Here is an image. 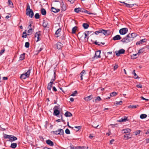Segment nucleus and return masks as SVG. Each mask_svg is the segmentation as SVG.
I'll use <instances>...</instances> for the list:
<instances>
[{"label": "nucleus", "mask_w": 149, "mask_h": 149, "mask_svg": "<svg viewBox=\"0 0 149 149\" xmlns=\"http://www.w3.org/2000/svg\"><path fill=\"white\" fill-rule=\"evenodd\" d=\"M26 14L32 18L34 15V13L32 10L30 8V6L28 3L27 4V8L26 10Z\"/></svg>", "instance_id": "f257e3e1"}, {"label": "nucleus", "mask_w": 149, "mask_h": 149, "mask_svg": "<svg viewBox=\"0 0 149 149\" xmlns=\"http://www.w3.org/2000/svg\"><path fill=\"white\" fill-rule=\"evenodd\" d=\"M32 70V68L29 67L28 70L25 73H23L22 74L20 77L22 79H25L26 78H28L29 77L31 71Z\"/></svg>", "instance_id": "f03ea898"}, {"label": "nucleus", "mask_w": 149, "mask_h": 149, "mask_svg": "<svg viewBox=\"0 0 149 149\" xmlns=\"http://www.w3.org/2000/svg\"><path fill=\"white\" fill-rule=\"evenodd\" d=\"M132 40V38H131L129 35L128 34L125 37L122 39L121 41L124 43H127Z\"/></svg>", "instance_id": "7ed1b4c3"}, {"label": "nucleus", "mask_w": 149, "mask_h": 149, "mask_svg": "<svg viewBox=\"0 0 149 149\" xmlns=\"http://www.w3.org/2000/svg\"><path fill=\"white\" fill-rule=\"evenodd\" d=\"M53 132L54 134L56 135H63L64 134V131L63 130L61 129H58V130L56 131H53L52 132Z\"/></svg>", "instance_id": "20e7f679"}, {"label": "nucleus", "mask_w": 149, "mask_h": 149, "mask_svg": "<svg viewBox=\"0 0 149 149\" xmlns=\"http://www.w3.org/2000/svg\"><path fill=\"white\" fill-rule=\"evenodd\" d=\"M128 31V29L126 28H124L120 29L119 32L120 34L124 35L126 34Z\"/></svg>", "instance_id": "39448f33"}, {"label": "nucleus", "mask_w": 149, "mask_h": 149, "mask_svg": "<svg viewBox=\"0 0 149 149\" xmlns=\"http://www.w3.org/2000/svg\"><path fill=\"white\" fill-rule=\"evenodd\" d=\"M41 31H39L36 32L35 35V38L36 40V42H38L40 40L39 36L41 35Z\"/></svg>", "instance_id": "423d86ee"}, {"label": "nucleus", "mask_w": 149, "mask_h": 149, "mask_svg": "<svg viewBox=\"0 0 149 149\" xmlns=\"http://www.w3.org/2000/svg\"><path fill=\"white\" fill-rule=\"evenodd\" d=\"M125 52V50L123 49H121L118 51H116L115 52L116 55L119 56L120 54H123Z\"/></svg>", "instance_id": "0eeeda50"}, {"label": "nucleus", "mask_w": 149, "mask_h": 149, "mask_svg": "<svg viewBox=\"0 0 149 149\" xmlns=\"http://www.w3.org/2000/svg\"><path fill=\"white\" fill-rule=\"evenodd\" d=\"M100 50H98L95 52V55L94 57V58H97L100 57Z\"/></svg>", "instance_id": "6e6552de"}, {"label": "nucleus", "mask_w": 149, "mask_h": 149, "mask_svg": "<svg viewBox=\"0 0 149 149\" xmlns=\"http://www.w3.org/2000/svg\"><path fill=\"white\" fill-rule=\"evenodd\" d=\"M61 10L62 11H65L67 9L66 6L65 5L62 1L61 4Z\"/></svg>", "instance_id": "1a4fd4ad"}, {"label": "nucleus", "mask_w": 149, "mask_h": 149, "mask_svg": "<svg viewBox=\"0 0 149 149\" xmlns=\"http://www.w3.org/2000/svg\"><path fill=\"white\" fill-rule=\"evenodd\" d=\"M111 32L109 30L103 29V34L105 36H108L110 35Z\"/></svg>", "instance_id": "9d476101"}, {"label": "nucleus", "mask_w": 149, "mask_h": 149, "mask_svg": "<svg viewBox=\"0 0 149 149\" xmlns=\"http://www.w3.org/2000/svg\"><path fill=\"white\" fill-rule=\"evenodd\" d=\"M130 132L131 130L129 128L124 129L122 130V133L125 134L129 133Z\"/></svg>", "instance_id": "9b49d317"}, {"label": "nucleus", "mask_w": 149, "mask_h": 149, "mask_svg": "<svg viewBox=\"0 0 149 149\" xmlns=\"http://www.w3.org/2000/svg\"><path fill=\"white\" fill-rule=\"evenodd\" d=\"M60 111L58 110L54 109V110L53 115L57 116H58L60 114Z\"/></svg>", "instance_id": "f8f14e48"}, {"label": "nucleus", "mask_w": 149, "mask_h": 149, "mask_svg": "<svg viewBox=\"0 0 149 149\" xmlns=\"http://www.w3.org/2000/svg\"><path fill=\"white\" fill-rule=\"evenodd\" d=\"M51 11H52L53 12L56 13L59 12L60 10L58 8L56 9V8H54V7H52L51 8Z\"/></svg>", "instance_id": "ddd939ff"}, {"label": "nucleus", "mask_w": 149, "mask_h": 149, "mask_svg": "<svg viewBox=\"0 0 149 149\" xmlns=\"http://www.w3.org/2000/svg\"><path fill=\"white\" fill-rule=\"evenodd\" d=\"M121 39L120 36L119 35H117L114 36L113 38V40H118Z\"/></svg>", "instance_id": "4468645a"}, {"label": "nucleus", "mask_w": 149, "mask_h": 149, "mask_svg": "<svg viewBox=\"0 0 149 149\" xmlns=\"http://www.w3.org/2000/svg\"><path fill=\"white\" fill-rule=\"evenodd\" d=\"M93 98V95H91L86 97L84 98L85 100L86 101H88L91 100Z\"/></svg>", "instance_id": "2eb2a0df"}, {"label": "nucleus", "mask_w": 149, "mask_h": 149, "mask_svg": "<svg viewBox=\"0 0 149 149\" xmlns=\"http://www.w3.org/2000/svg\"><path fill=\"white\" fill-rule=\"evenodd\" d=\"M120 3H124L126 7L128 8H131L134 6V4H129L125 3V2H120Z\"/></svg>", "instance_id": "dca6fc26"}, {"label": "nucleus", "mask_w": 149, "mask_h": 149, "mask_svg": "<svg viewBox=\"0 0 149 149\" xmlns=\"http://www.w3.org/2000/svg\"><path fill=\"white\" fill-rule=\"evenodd\" d=\"M57 49H61L63 47V44L60 42H58L56 44Z\"/></svg>", "instance_id": "f3484780"}, {"label": "nucleus", "mask_w": 149, "mask_h": 149, "mask_svg": "<svg viewBox=\"0 0 149 149\" xmlns=\"http://www.w3.org/2000/svg\"><path fill=\"white\" fill-rule=\"evenodd\" d=\"M46 143L48 145L52 146L54 145L53 142L50 140H47L46 141Z\"/></svg>", "instance_id": "a211bd4d"}, {"label": "nucleus", "mask_w": 149, "mask_h": 149, "mask_svg": "<svg viewBox=\"0 0 149 149\" xmlns=\"http://www.w3.org/2000/svg\"><path fill=\"white\" fill-rule=\"evenodd\" d=\"M64 115L66 117H70L72 116V115L70 112L67 111L65 113Z\"/></svg>", "instance_id": "6ab92c4d"}, {"label": "nucleus", "mask_w": 149, "mask_h": 149, "mask_svg": "<svg viewBox=\"0 0 149 149\" xmlns=\"http://www.w3.org/2000/svg\"><path fill=\"white\" fill-rule=\"evenodd\" d=\"M146 39H142V40H140L137 42L136 43V45H140L141 44L143 43L144 42H145L146 41Z\"/></svg>", "instance_id": "aec40b11"}, {"label": "nucleus", "mask_w": 149, "mask_h": 149, "mask_svg": "<svg viewBox=\"0 0 149 149\" xmlns=\"http://www.w3.org/2000/svg\"><path fill=\"white\" fill-rule=\"evenodd\" d=\"M128 35L130 36V37L132 38V40H133L134 38L136 37L137 36V34L135 33H132L131 34H129Z\"/></svg>", "instance_id": "412c9836"}, {"label": "nucleus", "mask_w": 149, "mask_h": 149, "mask_svg": "<svg viewBox=\"0 0 149 149\" xmlns=\"http://www.w3.org/2000/svg\"><path fill=\"white\" fill-rule=\"evenodd\" d=\"M39 47H38V48L37 49V50L35 51V54L36 55L38 54L43 49L41 47H40L39 48Z\"/></svg>", "instance_id": "4be33fe9"}, {"label": "nucleus", "mask_w": 149, "mask_h": 149, "mask_svg": "<svg viewBox=\"0 0 149 149\" xmlns=\"http://www.w3.org/2000/svg\"><path fill=\"white\" fill-rule=\"evenodd\" d=\"M41 14L43 15H45L46 14V11L45 10L44 8H42L41 9Z\"/></svg>", "instance_id": "5701e85b"}, {"label": "nucleus", "mask_w": 149, "mask_h": 149, "mask_svg": "<svg viewBox=\"0 0 149 149\" xmlns=\"http://www.w3.org/2000/svg\"><path fill=\"white\" fill-rule=\"evenodd\" d=\"M127 118L126 117H125L124 118H122L121 119L119 120H118V122H125L127 121Z\"/></svg>", "instance_id": "b1692460"}, {"label": "nucleus", "mask_w": 149, "mask_h": 149, "mask_svg": "<svg viewBox=\"0 0 149 149\" xmlns=\"http://www.w3.org/2000/svg\"><path fill=\"white\" fill-rule=\"evenodd\" d=\"M48 24V22L46 20H43V24H42V26L45 28H46Z\"/></svg>", "instance_id": "393cba45"}, {"label": "nucleus", "mask_w": 149, "mask_h": 149, "mask_svg": "<svg viewBox=\"0 0 149 149\" xmlns=\"http://www.w3.org/2000/svg\"><path fill=\"white\" fill-rule=\"evenodd\" d=\"M61 31V28H59L56 31L55 34L56 35H57V37H59L60 36V32Z\"/></svg>", "instance_id": "a878e982"}, {"label": "nucleus", "mask_w": 149, "mask_h": 149, "mask_svg": "<svg viewBox=\"0 0 149 149\" xmlns=\"http://www.w3.org/2000/svg\"><path fill=\"white\" fill-rule=\"evenodd\" d=\"M17 139V138L14 136H11L10 137V139L9 140V141L11 142H12L13 141L16 140Z\"/></svg>", "instance_id": "bb28decb"}, {"label": "nucleus", "mask_w": 149, "mask_h": 149, "mask_svg": "<svg viewBox=\"0 0 149 149\" xmlns=\"http://www.w3.org/2000/svg\"><path fill=\"white\" fill-rule=\"evenodd\" d=\"M8 3L9 6L11 8H13V4L12 1L10 0H8Z\"/></svg>", "instance_id": "cd10ccee"}, {"label": "nucleus", "mask_w": 149, "mask_h": 149, "mask_svg": "<svg viewBox=\"0 0 149 149\" xmlns=\"http://www.w3.org/2000/svg\"><path fill=\"white\" fill-rule=\"evenodd\" d=\"M25 54V53H24L20 55L19 60L22 61L24 59Z\"/></svg>", "instance_id": "c85d7f7f"}, {"label": "nucleus", "mask_w": 149, "mask_h": 149, "mask_svg": "<svg viewBox=\"0 0 149 149\" xmlns=\"http://www.w3.org/2000/svg\"><path fill=\"white\" fill-rule=\"evenodd\" d=\"M52 83V82H50L48 84L47 86V89L49 90H51V89L52 86V85L53 84Z\"/></svg>", "instance_id": "c756f323"}, {"label": "nucleus", "mask_w": 149, "mask_h": 149, "mask_svg": "<svg viewBox=\"0 0 149 149\" xmlns=\"http://www.w3.org/2000/svg\"><path fill=\"white\" fill-rule=\"evenodd\" d=\"M81 8L79 7L76 8L74 9V11L77 13H81Z\"/></svg>", "instance_id": "7c9ffc66"}, {"label": "nucleus", "mask_w": 149, "mask_h": 149, "mask_svg": "<svg viewBox=\"0 0 149 149\" xmlns=\"http://www.w3.org/2000/svg\"><path fill=\"white\" fill-rule=\"evenodd\" d=\"M17 146V144L16 143H12L11 146L10 147L13 149L15 148Z\"/></svg>", "instance_id": "2f4dec72"}, {"label": "nucleus", "mask_w": 149, "mask_h": 149, "mask_svg": "<svg viewBox=\"0 0 149 149\" xmlns=\"http://www.w3.org/2000/svg\"><path fill=\"white\" fill-rule=\"evenodd\" d=\"M83 26L85 29H87L89 27V25L86 23H83Z\"/></svg>", "instance_id": "473e14b6"}, {"label": "nucleus", "mask_w": 149, "mask_h": 149, "mask_svg": "<svg viewBox=\"0 0 149 149\" xmlns=\"http://www.w3.org/2000/svg\"><path fill=\"white\" fill-rule=\"evenodd\" d=\"M135 70H134L132 73V74H134V78L135 79H139V77H138V76L136 74V73L135 72Z\"/></svg>", "instance_id": "72a5a7b5"}, {"label": "nucleus", "mask_w": 149, "mask_h": 149, "mask_svg": "<svg viewBox=\"0 0 149 149\" xmlns=\"http://www.w3.org/2000/svg\"><path fill=\"white\" fill-rule=\"evenodd\" d=\"M77 28V26H75L73 27L72 29V33H75L76 32V31Z\"/></svg>", "instance_id": "f704fd0d"}, {"label": "nucleus", "mask_w": 149, "mask_h": 149, "mask_svg": "<svg viewBox=\"0 0 149 149\" xmlns=\"http://www.w3.org/2000/svg\"><path fill=\"white\" fill-rule=\"evenodd\" d=\"M89 32L88 31H85L84 33V35H85V37H84V38H87V36L89 35V33H89ZM88 39V37H87V39Z\"/></svg>", "instance_id": "c9c22d12"}, {"label": "nucleus", "mask_w": 149, "mask_h": 149, "mask_svg": "<svg viewBox=\"0 0 149 149\" xmlns=\"http://www.w3.org/2000/svg\"><path fill=\"white\" fill-rule=\"evenodd\" d=\"M130 135V134H126L124 135V138H125V139L127 140L128 139H130L131 138V137H130L129 136Z\"/></svg>", "instance_id": "e433bc0d"}, {"label": "nucleus", "mask_w": 149, "mask_h": 149, "mask_svg": "<svg viewBox=\"0 0 149 149\" xmlns=\"http://www.w3.org/2000/svg\"><path fill=\"white\" fill-rule=\"evenodd\" d=\"M147 116L146 114H141L140 116V118L141 119H144L146 118Z\"/></svg>", "instance_id": "4c0bfd02"}, {"label": "nucleus", "mask_w": 149, "mask_h": 149, "mask_svg": "<svg viewBox=\"0 0 149 149\" xmlns=\"http://www.w3.org/2000/svg\"><path fill=\"white\" fill-rule=\"evenodd\" d=\"M117 94V93L115 92H113L110 94V96L111 97H113L116 96Z\"/></svg>", "instance_id": "58836bf2"}, {"label": "nucleus", "mask_w": 149, "mask_h": 149, "mask_svg": "<svg viewBox=\"0 0 149 149\" xmlns=\"http://www.w3.org/2000/svg\"><path fill=\"white\" fill-rule=\"evenodd\" d=\"M138 106L137 105H130L128 106L129 108H132V109H134L136 108Z\"/></svg>", "instance_id": "ea45409f"}, {"label": "nucleus", "mask_w": 149, "mask_h": 149, "mask_svg": "<svg viewBox=\"0 0 149 149\" xmlns=\"http://www.w3.org/2000/svg\"><path fill=\"white\" fill-rule=\"evenodd\" d=\"M12 136V135H10L6 134H5L4 135V137L5 139H10V137H11V136Z\"/></svg>", "instance_id": "a19ab883"}, {"label": "nucleus", "mask_w": 149, "mask_h": 149, "mask_svg": "<svg viewBox=\"0 0 149 149\" xmlns=\"http://www.w3.org/2000/svg\"><path fill=\"white\" fill-rule=\"evenodd\" d=\"M102 100L100 96H98L96 97V99H95V102H97Z\"/></svg>", "instance_id": "79ce46f5"}, {"label": "nucleus", "mask_w": 149, "mask_h": 149, "mask_svg": "<svg viewBox=\"0 0 149 149\" xmlns=\"http://www.w3.org/2000/svg\"><path fill=\"white\" fill-rule=\"evenodd\" d=\"M102 29L99 30V31H96L95 32V34L97 35L99 33H102Z\"/></svg>", "instance_id": "37998d69"}, {"label": "nucleus", "mask_w": 149, "mask_h": 149, "mask_svg": "<svg viewBox=\"0 0 149 149\" xmlns=\"http://www.w3.org/2000/svg\"><path fill=\"white\" fill-rule=\"evenodd\" d=\"M32 31V29L31 28L29 29L28 31V33H29L28 34V35H30L31 34Z\"/></svg>", "instance_id": "c03bdc74"}, {"label": "nucleus", "mask_w": 149, "mask_h": 149, "mask_svg": "<svg viewBox=\"0 0 149 149\" xmlns=\"http://www.w3.org/2000/svg\"><path fill=\"white\" fill-rule=\"evenodd\" d=\"M122 104V101H120L119 102H116L115 104L116 105H121Z\"/></svg>", "instance_id": "a18cd8bd"}, {"label": "nucleus", "mask_w": 149, "mask_h": 149, "mask_svg": "<svg viewBox=\"0 0 149 149\" xmlns=\"http://www.w3.org/2000/svg\"><path fill=\"white\" fill-rule=\"evenodd\" d=\"M34 17L36 19H38L40 18V15L38 13H36Z\"/></svg>", "instance_id": "49530a36"}, {"label": "nucleus", "mask_w": 149, "mask_h": 149, "mask_svg": "<svg viewBox=\"0 0 149 149\" xmlns=\"http://www.w3.org/2000/svg\"><path fill=\"white\" fill-rule=\"evenodd\" d=\"M29 43L28 42H26L25 43V47L26 48H29Z\"/></svg>", "instance_id": "de8ad7c7"}, {"label": "nucleus", "mask_w": 149, "mask_h": 149, "mask_svg": "<svg viewBox=\"0 0 149 149\" xmlns=\"http://www.w3.org/2000/svg\"><path fill=\"white\" fill-rule=\"evenodd\" d=\"M60 108V105H58L57 106H55L54 107L53 109L54 110V109L58 110Z\"/></svg>", "instance_id": "09e8293b"}, {"label": "nucleus", "mask_w": 149, "mask_h": 149, "mask_svg": "<svg viewBox=\"0 0 149 149\" xmlns=\"http://www.w3.org/2000/svg\"><path fill=\"white\" fill-rule=\"evenodd\" d=\"M77 91H75L74 93H72L71 95V96H74L76 95V94H77Z\"/></svg>", "instance_id": "8fccbe9b"}, {"label": "nucleus", "mask_w": 149, "mask_h": 149, "mask_svg": "<svg viewBox=\"0 0 149 149\" xmlns=\"http://www.w3.org/2000/svg\"><path fill=\"white\" fill-rule=\"evenodd\" d=\"M65 133L67 134H70V131L68 128L66 129V130H65Z\"/></svg>", "instance_id": "3c124183"}, {"label": "nucleus", "mask_w": 149, "mask_h": 149, "mask_svg": "<svg viewBox=\"0 0 149 149\" xmlns=\"http://www.w3.org/2000/svg\"><path fill=\"white\" fill-rule=\"evenodd\" d=\"M140 132L141 131L140 130H137L134 132V133L136 135H137L139 134H140Z\"/></svg>", "instance_id": "603ef678"}, {"label": "nucleus", "mask_w": 149, "mask_h": 149, "mask_svg": "<svg viewBox=\"0 0 149 149\" xmlns=\"http://www.w3.org/2000/svg\"><path fill=\"white\" fill-rule=\"evenodd\" d=\"M94 44L96 45H100V44H102V42H101V43H100V44H99V42H97V41H95V42H94Z\"/></svg>", "instance_id": "864d4df0"}, {"label": "nucleus", "mask_w": 149, "mask_h": 149, "mask_svg": "<svg viewBox=\"0 0 149 149\" xmlns=\"http://www.w3.org/2000/svg\"><path fill=\"white\" fill-rule=\"evenodd\" d=\"M80 146L78 147H73L71 148V149H79L80 148Z\"/></svg>", "instance_id": "5fc2aeb1"}, {"label": "nucleus", "mask_w": 149, "mask_h": 149, "mask_svg": "<svg viewBox=\"0 0 149 149\" xmlns=\"http://www.w3.org/2000/svg\"><path fill=\"white\" fill-rule=\"evenodd\" d=\"M74 127L78 129V130L77 131L79 130L81 128V126H75Z\"/></svg>", "instance_id": "6e6d98bb"}, {"label": "nucleus", "mask_w": 149, "mask_h": 149, "mask_svg": "<svg viewBox=\"0 0 149 149\" xmlns=\"http://www.w3.org/2000/svg\"><path fill=\"white\" fill-rule=\"evenodd\" d=\"M56 79V76H54V78L53 79H51V81L50 82H52V84L53 83V82Z\"/></svg>", "instance_id": "4d7b16f0"}, {"label": "nucleus", "mask_w": 149, "mask_h": 149, "mask_svg": "<svg viewBox=\"0 0 149 149\" xmlns=\"http://www.w3.org/2000/svg\"><path fill=\"white\" fill-rule=\"evenodd\" d=\"M61 119L62 121L64 123V124H65V120L63 119V116H62V115H61Z\"/></svg>", "instance_id": "13d9d810"}, {"label": "nucleus", "mask_w": 149, "mask_h": 149, "mask_svg": "<svg viewBox=\"0 0 149 149\" xmlns=\"http://www.w3.org/2000/svg\"><path fill=\"white\" fill-rule=\"evenodd\" d=\"M118 68V65H115L113 67L114 70H115Z\"/></svg>", "instance_id": "bf43d9fd"}, {"label": "nucleus", "mask_w": 149, "mask_h": 149, "mask_svg": "<svg viewBox=\"0 0 149 149\" xmlns=\"http://www.w3.org/2000/svg\"><path fill=\"white\" fill-rule=\"evenodd\" d=\"M137 88H141L142 87V85L141 84H137L136 86Z\"/></svg>", "instance_id": "052dcab7"}, {"label": "nucleus", "mask_w": 149, "mask_h": 149, "mask_svg": "<svg viewBox=\"0 0 149 149\" xmlns=\"http://www.w3.org/2000/svg\"><path fill=\"white\" fill-rule=\"evenodd\" d=\"M141 98L143 100H146V101H148L149 100L148 99H146V98H144V97H143V96H141Z\"/></svg>", "instance_id": "680f3d73"}, {"label": "nucleus", "mask_w": 149, "mask_h": 149, "mask_svg": "<svg viewBox=\"0 0 149 149\" xmlns=\"http://www.w3.org/2000/svg\"><path fill=\"white\" fill-rule=\"evenodd\" d=\"M86 10H85L84 8H81V13H85Z\"/></svg>", "instance_id": "e2e57ef3"}, {"label": "nucleus", "mask_w": 149, "mask_h": 149, "mask_svg": "<svg viewBox=\"0 0 149 149\" xmlns=\"http://www.w3.org/2000/svg\"><path fill=\"white\" fill-rule=\"evenodd\" d=\"M85 13H87L89 15H91L93 13H91L90 12H89V11L86 10L85 11Z\"/></svg>", "instance_id": "0e129e2a"}, {"label": "nucleus", "mask_w": 149, "mask_h": 149, "mask_svg": "<svg viewBox=\"0 0 149 149\" xmlns=\"http://www.w3.org/2000/svg\"><path fill=\"white\" fill-rule=\"evenodd\" d=\"M53 91L56 92L57 91V89L55 86H54L52 88Z\"/></svg>", "instance_id": "69168bd1"}, {"label": "nucleus", "mask_w": 149, "mask_h": 149, "mask_svg": "<svg viewBox=\"0 0 149 149\" xmlns=\"http://www.w3.org/2000/svg\"><path fill=\"white\" fill-rule=\"evenodd\" d=\"M5 50L4 49H2L1 50L0 52V55H1L4 52Z\"/></svg>", "instance_id": "338daca9"}, {"label": "nucleus", "mask_w": 149, "mask_h": 149, "mask_svg": "<svg viewBox=\"0 0 149 149\" xmlns=\"http://www.w3.org/2000/svg\"><path fill=\"white\" fill-rule=\"evenodd\" d=\"M131 58L132 59H136L137 57H136L135 56H134V55H132L131 56Z\"/></svg>", "instance_id": "774afa93"}]
</instances>
